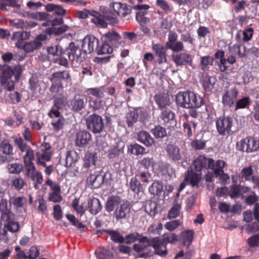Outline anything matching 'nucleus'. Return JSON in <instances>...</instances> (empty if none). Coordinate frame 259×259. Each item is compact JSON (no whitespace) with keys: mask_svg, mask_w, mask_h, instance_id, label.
<instances>
[{"mask_svg":"<svg viewBox=\"0 0 259 259\" xmlns=\"http://www.w3.org/2000/svg\"><path fill=\"white\" fill-rule=\"evenodd\" d=\"M136 177L143 184H148L151 179V174L148 171H140Z\"/></svg>","mask_w":259,"mask_h":259,"instance_id":"obj_61","label":"nucleus"},{"mask_svg":"<svg viewBox=\"0 0 259 259\" xmlns=\"http://www.w3.org/2000/svg\"><path fill=\"white\" fill-rule=\"evenodd\" d=\"M120 36L115 31H110L105 33L102 36V38L107 43H110L112 45L115 44L116 42L120 39Z\"/></svg>","mask_w":259,"mask_h":259,"instance_id":"obj_34","label":"nucleus"},{"mask_svg":"<svg viewBox=\"0 0 259 259\" xmlns=\"http://www.w3.org/2000/svg\"><path fill=\"white\" fill-rule=\"evenodd\" d=\"M166 151L173 160H179L182 158V153H180L179 148L174 145H167Z\"/></svg>","mask_w":259,"mask_h":259,"instance_id":"obj_28","label":"nucleus"},{"mask_svg":"<svg viewBox=\"0 0 259 259\" xmlns=\"http://www.w3.org/2000/svg\"><path fill=\"white\" fill-rule=\"evenodd\" d=\"M253 32V28L248 26L243 30L238 31L236 35V39L239 42H247L252 38Z\"/></svg>","mask_w":259,"mask_h":259,"instance_id":"obj_21","label":"nucleus"},{"mask_svg":"<svg viewBox=\"0 0 259 259\" xmlns=\"http://www.w3.org/2000/svg\"><path fill=\"white\" fill-rule=\"evenodd\" d=\"M104 232L111 236V239L115 242H124V238L120 234L114 230H106Z\"/></svg>","mask_w":259,"mask_h":259,"instance_id":"obj_49","label":"nucleus"},{"mask_svg":"<svg viewBox=\"0 0 259 259\" xmlns=\"http://www.w3.org/2000/svg\"><path fill=\"white\" fill-rule=\"evenodd\" d=\"M152 133L156 138H162L166 135L165 130L160 126H155L152 130Z\"/></svg>","mask_w":259,"mask_h":259,"instance_id":"obj_58","label":"nucleus"},{"mask_svg":"<svg viewBox=\"0 0 259 259\" xmlns=\"http://www.w3.org/2000/svg\"><path fill=\"white\" fill-rule=\"evenodd\" d=\"M97 255L100 259H111L113 254L109 250L104 248H100L96 251Z\"/></svg>","mask_w":259,"mask_h":259,"instance_id":"obj_51","label":"nucleus"},{"mask_svg":"<svg viewBox=\"0 0 259 259\" xmlns=\"http://www.w3.org/2000/svg\"><path fill=\"white\" fill-rule=\"evenodd\" d=\"M77 155L74 151H68L66 157V164L67 166H71L77 160Z\"/></svg>","mask_w":259,"mask_h":259,"instance_id":"obj_54","label":"nucleus"},{"mask_svg":"<svg viewBox=\"0 0 259 259\" xmlns=\"http://www.w3.org/2000/svg\"><path fill=\"white\" fill-rule=\"evenodd\" d=\"M70 77L69 74L67 71L57 72L54 73L51 77V81L53 84L51 87L50 91L52 92H58L62 90L63 87L61 82Z\"/></svg>","mask_w":259,"mask_h":259,"instance_id":"obj_6","label":"nucleus"},{"mask_svg":"<svg viewBox=\"0 0 259 259\" xmlns=\"http://www.w3.org/2000/svg\"><path fill=\"white\" fill-rule=\"evenodd\" d=\"M41 152L36 153V162L38 164L46 166V161H50L52 156L51 146L49 143H45L41 145Z\"/></svg>","mask_w":259,"mask_h":259,"instance_id":"obj_7","label":"nucleus"},{"mask_svg":"<svg viewBox=\"0 0 259 259\" xmlns=\"http://www.w3.org/2000/svg\"><path fill=\"white\" fill-rule=\"evenodd\" d=\"M251 103V100L249 97H244L238 100L235 105V110L248 108Z\"/></svg>","mask_w":259,"mask_h":259,"instance_id":"obj_47","label":"nucleus"},{"mask_svg":"<svg viewBox=\"0 0 259 259\" xmlns=\"http://www.w3.org/2000/svg\"><path fill=\"white\" fill-rule=\"evenodd\" d=\"M7 168L10 173L19 174L22 170L23 166L21 164L14 163L8 164Z\"/></svg>","mask_w":259,"mask_h":259,"instance_id":"obj_60","label":"nucleus"},{"mask_svg":"<svg viewBox=\"0 0 259 259\" xmlns=\"http://www.w3.org/2000/svg\"><path fill=\"white\" fill-rule=\"evenodd\" d=\"M226 163L222 160H218L215 162L212 159H208V168L213 170L216 177L223 173V168L226 166Z\"/></svg>","mask_w":259,"mask_h":259,"instance_id":"obj_20","label":"nucleus"},{"mask_svg":"<svg viewBox=\"0 0 259 259\" xmlns=\"http://www.w3.org/2000/svg\"><path fill=\"white\" fill-rule=\"evenodd\" d=\"M213 58L209 56L201 57L200 65L202 69H205L212 65Z\"/></svg>","mask_w":259,"mask_h":259,"instance_id":"obj_57","label":"nucleus"},{"mask_svg":"<svg viewBox=\"0 0 259 259\" xmlns=\"http://www.w3.org/2000/svg\"><path fill=\"white\" fill-rule=\"evenodd\" d=\"M188 94L189 91H187L185 92H180L176 95V102L178 106L187 108Z\"/></svg>","mask_w":259,"mask_h":259,"instance_id":"obj_31","label":"nucleus"},{"mask_svg":"<svg viewBox=\"0 0 259 259\" xmlns=\"http://www.w3.org/2000/svg\"><path fill=\"white\" fill-rule=\"evenodd\" d=\"M0 151L5 155H10L13 154V146L8 140H4L0 144Z\"/></svg>","mask_w":259,"mask_h":259,"instance_id":"obj_42","label":"nucleus"},{"mask_svg":"<svg viewBox=\"0 0 259 259\" xmlns=\"http://www.w3.org/2000/svg\"><path fill=\"white\" fill-rule=\"evenodd\" d=\"M0 211L2 212V220H9L13 214L8 208V202L6 199H2L0 202Z\"/></svg>","mask_w":259,"mask_h":259,"instance_id":"obj_37","label":"nucleus"},{"mask_svg":"<svg viewBox=\"0 0 259 259\" xmlns=\"http://www.w3.org/2000/svg\"><path fill=\"white\" fill-rule=\"evenodd\" d=\"M0 74L1 82L5 84L7 81L10 79L14 73V70L8 65H3Z\"/></svg>","mask_w":259,"mask_h":259,"instance_id":"obj_30","label":"nucleus"},{"mask_svg":"<svg viewBox=\"0 0 259 259\" xmlns=\"http://www.w3.org/2000/svg\"><path fill=\"white\" fill-rule=\"evenodd\" d=\"M78 16L82 19H85L88 17L89 16H91L93 17L91 21L97 26L101 28H105L107 26V23L105 21L101 14L94 10H88L84 9L78 12Z\"/></svg>","mask_w":259,"mask_h":259,"instance_id":"obj_2","label":"nucleus"},{"mask_svg":"<svg viewBox=\"0 0 259 259\" xmlns=\"http://www.w3.org/2000/svg\"><path fill=\"white\" fill-rule=\"evenodd\" d=\"M139 240L140 241L139 242L134 245V249L140 253L141 257H147L149 256V254L146 252V250L148 249L149 246L145 244V243H146L147 244L148 243L147 238L142 237L140 238Z\"/></svg>","mask_w":259,"mask_h":259,"instance_id":"obj_23","label":"nucleus"},{"mask_svg":"<svg viewBox=\"0 0 259 259\" xmlns=\"http://www.w3.org/2000/svg\"><path fill=\"white\" fill-rule=\"evenodd\" d=\"M163 191V185L159 181H154L149 188L150 194L159 196Z\"/></svg>","mask_w":259,"mask_h":259,"instance_id":"obj_38","label":"nucleus"},{"mask_svg":"<svg viewBox=\"0 0 259 259\" xmlns=\"http://www.w3.org/2000/svg\"><path fill=\"white\" fill-rule=\"evenodd\" d=\"M88 128L95 133L100 132L103 127V122L102 117L94 114L91 115L87 120Z\"/></svg>","mask_w":259,"mask_h":259,"instance_id":"obj_9","label":"nucleus"},{"mask_svg":"<svg viewBox=\"0 0 259 259\" xmlns=\"http://www.w3.org/2000/svg\"><path fill=\"white\" fill-rule=\"evenodd\" d=\"M138 140L144 144L146 147H151L154 143V139L150 134L146 131H141L138 134Z\"/></svg>","mask_w":259,"mask_h":259,"instance_id":"obj_27","label":"nucleus"},{"mask_svg":"<svg viewBox=\"0 0 259 259\" xmlns=\"http://www.w3.org/2000/svg\"><path fill=\"white\" fill-rule=\"evenodd\" d=\"M120 202L121 200L118 196H112L109 197L105 206L106 210L109 212L113 211L115 208L119 207Z\"/></svg>","mask_w":259,"mask_h":259,"instance_id":"obj_32","label":"nucleus"},{"mask_svg":"<svg viewBox=\"0 0 259 259\" xmlns=\"http://www.w3.org/2000/svg\"><path fill=\"white\" fill-rule=\"evenodd\" d=\"M86 93L88 97L90 106L94 110L98 109L101 106V102L93 100L91 96L96 98H102L104 96V89L103 87L98 88H89L86 90Z\"/></svg>","mask_w":259,"mask_h":259,"instance_id":"obj_5","label":"nucleus"},{"mask_svg":"<svg viewBox=\"0 0 259 259\" xmlns=\"http://www.w3.org/2000/svg\"><path fill=\"white\" fill-rule=\"evenodd\" d=\"M248 152L257 150L259 149V140L248 137Z\"/></svg>","mask_w":259,"mask_h":259,"instance_id":"obj_59","label":"nucleus"},{"mask_svg":"<svg viewBox=\"0 0 259 259\" xmlns=\"http://www.w3.org/2000/svg\"><path fill=\"white\" fill-rule=\"evenodd\" d=\"M194 232L192 230H186L181 234V237L184 245L190 244L193 239Z\"/></svg>","mask_w":259,"mask_h":259,"instance_id":"obj_44","label":"nucleus"},{"mask_svg":"<svg viewBox=\"0 0 259 259\" xmlns=\"http://www.w3.org/2000/svg\"><path fill=\"white\" fill-rule=\"evenodd\" d=\"M238 91L235 88L227 90L222 96V103L225 106L232 107L238 96Z\"/></svg>","mask_w":259,"mask_h":259,"instance_id":"obj_12","label":"nucleus"},{"mask_svg":"<svg viewBox=\"0 0 259 259\" xmlns=\"http://www.w3.org/2000/svg\"><path fill=\"white\" fill-rule=\"evenodd\" d=\"M97 159V157L96 156V154L89 152L87 153L84 156L83 159L84 166L86 168H88L92 165H95Z\"/></svg>","mask_w":259,"mask_h":259,"instance_id":"obj_45","label":"nucleus"},{"mask_svg":"<svg viewBox=\"0 0 259 259\" xmlns=\"http://www.w3.org/2000/svg\"><path fill=\"white\" fill-rule=\"evenodd\" d=\"M91 139V134L86 131H80L77 134L75 140L76 145L83 147L88 144Z\"/></svg>","mask_w":259,"mask_h":259,"instance_id":"obj_24","label":"nucleus"},{"mask_svg":"<svg viewBox=\"0 0 259 259\" xmlns=\"http://www.w3.org/2000/svg\"><path fill=\"white\" fill-rule=\"evenodd\" d=\"M111 6L114 11L120 17H125L131 12V10L125 4H122L119 2H113Z\"/></svg>","mask_w":259,"mask_h":259,"instance_id":"obj_15","label":"nucleus"},{"mask_svg":"<svg viewBox=\"0 0 259 259\" xmlns=\"http://www.w3.org/2000/svg\"><path fill=\"white\" fill-rule=\"evenodd\" d=\"M154 98L156 104L161 110L165 109L166 106L170 105L169 98L167 95H157L155 96Z\"/></svg>","mask_w":259,"mask_h":259,"instance_id":"obj_33","label":"nucleus"},{"mask_svg":"<svg viewBox=\"0 0 259 259\" xmlns=\"http://www.w3.org/2000/svg\"><path fill=\"white\" fill-rule=\"evenodd\" d=\"M172 61L177 66L191 65L193 57L187 53H181L172 55Z\"/></svg>","mask_w":259,"mask_h":259,"instance_id":"obj_16","label":"nucleus"},{"mask_svg":"<svg viewBox=\"0 0 259 259\" xmlns=\"http://www.w3.org/2000/svg\"><path fill=\"white\" fill-rule=\"evenodd\" d=\"M208 159L203 155H199L197 157L193 162L195 169L198 171H200L206 165L208 166Z\"/></svg>","mask_w":259,"mask_h":259,"instance_id":"obj_36","label":"nucleus"},{"mask_svg":"<svg viewBox=\"0 0 259 259\" xmlns=\"http://www.w3.org/2000/svg\"><path fill=\"white\" fill-rule=\"evenodd\" d=\"M128 150L131 154L136 155L143 154L145 153V149L137 144L130 145L128 147Z\"/></svg>","mask_w":259,"mask_h":259,"instance_id":"obj_48","label":"nucleus"},{"mask_svg":"<svg viewBox=\"0 0 259 259\" xmlns=\"http://www.w3.org/2000/svg\"><path fill=\"white\" fill-rule=\"evenodd\" d=\"M166 245L167 243H174L177 241L178 237L174 233H165L163 235V239H161Z\"/></svg>","mask_w":259,"mask_h":259,"instance_id":"obj_56","label":"nucleus"},{"mask_svg":"<svg viewBox=\"0 0 259 259\" xmlns=\"http://www.w3.org/2000/svg\"><path fill=\"white\" fill-rule=\"evenodd\" d=\"M155 250V253L161 256H165L167 253L166 245L158 237L154 238L151 245Z\"/></svg>","mask_w":259,"mask_h":259,"instance_id":"obj_17","label":"nucleus"},{"mask_svg":"<svg viewBox=\"0 0 259 259\" xmlns=\"http://www.w3.org/2000/svg\"><path fill=\"white\" fill-rule=\"evenodd\" d=\"M248 137L241 140L237 143V149L240 151L248 152Z\"/></svg>","mask_w":259,"mask_h":259,"instance_id":"obj_63","label":"nucleus"},{"mask_svg":"<svg viewBox=\"0 0 259 259\" xmlns=\"http://www.w3.org/2000/svg\"><path fill=\"white\" fill-rule=\"evenodd\" d=\"M88 209L91 213L96 215L101 210L102 205L97 198L93 197L88 200Z\"/></svg>","mask_w":259,"mask_h":259,"instance_id":"obj_26","label":"nucleus"},{"mask_svg":"<svg viewBox=\"0 0 259 259\" xmlns=\"http://www.w3.org/2000/svg\"><path fill=\"white\" fill-rule=\"evenodd\" d=\"M84 107L83 99L80 96H76L74 98V101L72 104L73 109L78 111Z\"/></svg>","mask_w":259,"mask_h":259,"instance_id":"obj_52","label":"nucleus"},{"mask_svg":"<svg viewBox=\"0 0 259 259\" xmlns=\"http://www.w3.org/2000/svg\"><path fill=\"white\" fill-rule=\"evenodd\" d=\"M46 184L50 186L51 192L49 194V200L53 202H59L62 201L61 189L59 185L53 182L51 179L47 180Z\"/></svg>","mask_w":259,"mask_h":259,"instance_id":"obj_10","label":"nucleus"},{"mask_svg":"<svg viewBox=\"0 0 259 259\" xmlns=\"http://www.w3.org/2000/svg\"><path fill=\"white\" fill-rule=\"evenodd\" d=\"M26 184L24 180L20 177H16L12 181V186L17 190L23 189Z\"/></svg>","mask_w":259,"mask_h":259,"instance_id":"obj_53","label":"nucleus"},{"mask_svg":"<svg viewBox=\"0 0 259 259\" xmlns=\"http://www.w3.org/2000/svg\"><path fill=\"white\" fill-rule=\"evenodd\" d=\"M250 190L249 187H244L240 185L233 184L229 190V195L231 198H236L239 197L240 195H242Z\"/></svg>","mask_w":259,"mask_h":259,"instance_id":"obj_22","label":"nucleus"},{"mask_svg":"<svg viewBox=\"0 0 259 259\" xmlns=\"http://www.w3.org/2000/svg\"><path fill=\"white\" fill-rule=\"evenodd\" d=\"M26 153L24 156V163L26 169L34 167L33 160L34 158V152L33 150L30 148L25 151Z\"/></svg>","mask_w":259,"mask_h":259,"instance_id":"obj_35","label":"nucleus"},{"mask_svg":"<svg viewBox=\"0 0 259 259\" xmlns=\"http://www.w3.org/2000/svg\"><path fill=\"white\" fill-rule=\"evenodd\" d=\"M42 24V26H49L51 25V27L47 28L46 32L48 34L51 35L53 34H60L64 32L68 31L69 29V27L67 25H62L59 27H57L58 25H60L63 23V20L62 19H56L53 21H48Z\"/></svg>","mask_w":259,"mask_h":259,"instance_id":"obj_3","label":"nucleus"},{"mask_svg":"<svg viewBox=\"0 0 259 259\" xmlns=\"http://www.w3.org/2000/svg\"><path fill=\"white\" fill-rule=\"evenodd\" d=\"M13 217L14 215L12 214L10 219L3 220L7 222V223L4 225L5 228L12 232H16L19 231L20 225L17 222L13 221Z\"/></svg>","mask_w":259,"mask_h":259,"instance_id":"obj_40","label":"nucleus"},{"mask_svg":"<svg viewBox=\"0 0 259 259\" xmlns=\"http://www.w3.org/2000/svg\"><path fill=\"white\" fill-rule=\"evenodd\" d=\"M188 102L187 108H198L203 104L202 98L198 94L193 92L189 91L188 94Z\"/></svg>","mask_w":259,"mask_h":259,"instance_id":"obj_13","label":"nucleus"},{"mask_svg":"<svg viewBox=\"0 0 259 259\" xmlns=\"http://www.w3.org/2000/svg\"><path fill=\"white\" fill-rule=\"evenodd\" d=\"M29 34L25 31H19L14 33L12 37V39L17 41L16 46L20 48L22 47L24 39L28 38Z\"/></svg>","mask_w":259,"mask_h":259,"instance_id":"obj_29","label":"nucleus"},{"mask_svg":"<svg viewBox=\"0 0 259 259\" xmlns=\"http://www.w3.org/2000/svg\"><path fill=\"white\" fill-rule=\"evenodd\" d=\"M66 54L70 60H74L77 59L79 51L74 42H70L67 49Z\"/></svg>","mask_w":259,"mask_h":259,"instance_id":"obj_39","label":"nucleus"},{"mask_svg":"<svg viewBox=\"0 0 259 259\" xmlns=\"http://www.w3.org/2000/svg\"><path fill=\"white\" fill-rule=\"evenodd\" d=\"M26 176L30 178L34 183V187L38 189V184H41L43 181V177L41 172L37 171L35 166L32 168L26 169Z\"/></svg>","mask_w":259,"mask_h":259,"instance_id":"obj_19","label":"nucleus"},{"mask_svg":"<svg viewBox=\"0 0 259 259\" xmlns=\"http://www.w3.org/2000/svg\"><path fill=\"white\" fill-rule=\"evenodd\" d=\"M63 104V99H55L54 105L49 113V116L51 118H57L56 119H53L52 122L53 128L55 131H58L62 129L64 125V119L60 116V112L58 111Z\"/></svg>","mask_w":259,"mask_h":259,"instance_id":"obj_1","label":"nucleus"},{"mask_svg":"<svg viewBox=\"0 0 259 259\" xmlns=\"http://www.w3.org/2000/svg\"><path fill=\"white\" fill-rule=\"evenodd\" d=\"M131 211V206L127 201H124L119 207L115 208L114 215L117 220L124 219L127 217Z\"/></svg>","mask_w":259,"mask_h":259,"instance_id":"obj_14","label":"nucleus"},{"mask_svg":"<svg viewBox=\"0 0 259 259\" xmlns=\"http://www.w3.org/2000/svg\"><path fill=\"white\" fill-rule=\"evenodd\" d=\"M201 179V173H196L192 170H188L185 176V181L192 186H198Z\"/></svg>","mask_w":259,"mask_h":259,"instance_id":"obj_25","label":"nucleus"},{"mask_svg":"<svg viewBox=\"0 0 259 259\" xmlns=\"http://www.w3.org/2000/svg\"><path fill=\"white\" fill-rule=\"evenodd\" d=\"M72 206L74 210L80 216H82L84 213L85 209L82 205H79V200L78 199L75 198L72 201Z\"/></svg>","mask_w":259,"mask_h":259,"instance_id":"obj_55","label":"nucleus"},{"mask_svg":"<svg viewBox=\"0 0 259 259\" xmlns=\"http://www.w3.org/2000/svg\"><path fill=\"white\" fill-rule=\"evenodd\" d=\"M41 46V42L37 40H34L30 41L25 44H23L22 49L24 50L26 52H31L35 49H38Z\"/></svg>","mask_w":259,"mask_h":259,"instance_id":"obj_43","label":"nucleus"},{"mask_svg":"<svg viewBox=\"0 0 259 259\" xmlns=\"http://www.w3.org/2000/svg\"><path fill=\"white\" fill-rule=\"evenodd\" d=\"M229 50L230 53L233 55H237L240 58L243 57L245 56L244 47H243V50H241V46L238 45L236 44L229 46Z\"/></svg>","mask_w":259,"mask_h":259,"instance_id":"obj_46","label":"nucleus"},{"mask_svg":"<svg viewBox=\"0 0 259 259\" xmlns=\"http://www.w3.org/2000/svg\"><path fill=\"white\" fill-rule=\"evenodd\" d=\"M98 44V40L92 35L85 36L82 41L81 50L86 54L92 53L95 46Z\"/></svg>","mask_w":259,"mask_h":259,"instance_id":"obj_11","label":"nucleus"},{"mask_svg":"<svg viewBox=\"0 0 259 259\" xmlns=\"http://www.w3.org/2000/svg\"><path fill=\"white\" fill-rule=\"evenodd\" d=\"M152 48L157 57L156 61L159 64L167 62L166 52L164 47L162 45L160 44H153Z\"/></svg>","mask_w":259,"mask_h":259,"instance_id":"obj_18","label":"nucleus"},{"mask_svg":"<svg viewBox=\"0 0 259 259\" xmlns=\"http://www.w3.org/2000/svg\"><path fill=\"white\" fill-rule=\"evenodd\" d=\"M113 51V48L105 42L102 46L99 48L97 50L99 55L111 54Z\"/></svg>","mask_w":259,"mask_h":259,"instance_id":"obj_62","label":"nucleus"},{"mask_svg":"<svg viewBox=\"0 0 259 259\" xmlns=\"http://www.w3.org/2000/svg\"><path fill=\"white\" fill-rule=\"evenodd\" d=\"M140 164L146 169L150 168L155 173L164 174L167 171L165 164L156 163L153 158L145 157L139 161Z\"/></svg>","mask_w":259,"mask_h":259,"instance_id":"obj_4","label":"nucleus"},{"mask_svg":"<svg viewBox=\"0 0 259 259\" xmlns=\"http://www.w3.org/2000/svg\"><path fill=\"white\" fill-rule=\"evenodd\" d=\"M130 189L135 192H138L141 186L140 182L136 177L131 179L129 184Z\"/></svg>","mask_w":259,"mask_h":259,"instance_id":"obj_64","label":"nucleus"},{"mask_svg":"<svg viewBox=\"0 0 259 259\" xmlns=\"http://www.w3.org/2000/svg\"><path fill=\"white\" fill-rule=\"evenodd\" d=\"M233 120L229 117H220L216 121V126L218 133L222 135L229 134L231 131Z\"/></svg>","mask_w":259,"mask_h":259,"instance_id":"obj_8","label":"nucleus"},{"mask_svg":"<svg viewBox=\"0 0 259 259\" xmlns=\"http://www.w3.org/2000/svg\"><path fill=\"white\" fill-rule=\"evenodd\" d=\"M160 117L165 123L175 122V114L170 109H163L161 112Z\"/></svg>","mask_w":259,"mask_h":259,"instance_id":"obj_41","label":"nucleus"},{"mask_svg":"<svg viewBox=\"0 0 259 259\" xmlns=\"http://www.w3.org/2000/svg\"><path fill=\"white\" fill-rule=\"evenodd\" d=\"M196 124L193 121H188L183 123L184 132L187 133L188 137L192 136L195 131Z\"/></svg>","mask_w":259,"mask_h":259,"instance_id":"obj_50","label":"nucleus"}]
</instances>
